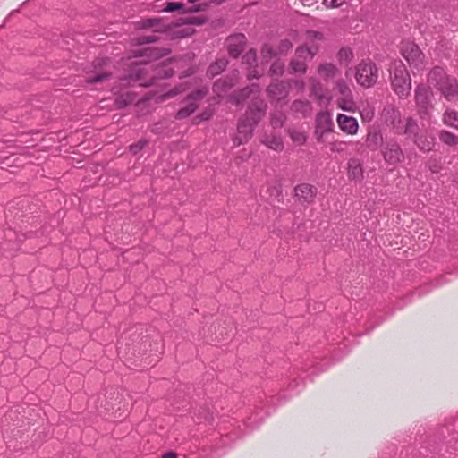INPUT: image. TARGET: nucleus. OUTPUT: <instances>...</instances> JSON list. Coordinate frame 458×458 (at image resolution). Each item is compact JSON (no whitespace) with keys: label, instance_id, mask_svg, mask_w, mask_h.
I'll list each match as a JSON object with an SVG mask.
<instances>
[{"label":"nucleus","instance_id":"obj_1","mask_svg":"<svg viewBox=\"0 0 458 458\" xmlns=\"http://www.w3.org/2000/svg\"><path fill=\"white\" fill-rule=\"evenodd\" d=\"M258 93V87L252 85L250 88L243 89L236 99V103H240L241 100L250 98V95H252L251 98L253 100L246 113V117L239 123L236 138L238 144L246 142L251 137L254 126L265 114L266 105L262 100L257 98Z\"/></svg>","mask_w":458,"mask_h":458},{"label":"nucleus","instance_id":"obj_2","mask_svg":"<svg viewBox=\"0 0 458 458\" xmlns=\"http://www.w3.org/2000/svg\"><path fill=\"white\" fill-rule=\"evenodd\" d=\"M391 85L394 91L400 97H407L411 89L410 74L402 62L394 63L390 68Z\"/></svg>","mask_w":458,"mask_h":458},{"label":"nucleus","instance_id":"obj_3","mask_svg":"<svg viewBox=\"0 0 458 458\" xmlns=\"http://www.w3.org/2000/svg\"><path fill=\"white\" fill-rule=\"evenodd\" d=\"M355 80L363 88L372 87L378 79V68L370 60H363L355 68Z\"/></svg>","mask_w":458,"mask_h":458},{"label":"nucleus","instance_id":"obj_4","mask_svg":"<svg viewBox=\"0 0 458 458\" xmlns=\"http://www.w3.org/2000/svg\"><path fill=\"white\" fill-rule=\"evenodd\" d=\"M318 51L317 46L308 47L303 45L295 50L293 58L290 63V68L293 72H305L307 70V61L310 60Z\"/></svg>","mask_w":458,"mask_h":458},{"label":"nucleus","instance_id":"obj_5","mask_svg":"<svg viewBox=\"0 0 458 458\" xmlns=\"http://www.w3.org/2000/svg\"><path fill=\"white\" fill-rule=\"evenodd\" d=\"M401 54L406 61L420 70L423 64L424 55L419 47L411 41H403L400 48Z\"/></svg>","mask_w":458,"mask_h":458},{"label":"nucleus","instance_id":"obj_6","mask_svg":"<svg viewBox=\"0 0 458 458\" xmlns=\"http://www.w3.org/2000/svg\"><path fill=\"white\" fill-rule=\"evenodd\" d=\"M334 131V122L327 112H320L316 117L315 137L318 142H324L326 136Z\"/></svg>","mask_w":458,"mask_h":458},{"label":"nucleus","instance_id":"obj_7","mask_svg":"<svg viewBox=\"0 0 458 458\" xmlns=\"http://www.w3.org/2000/svg\"><path fill=\"white\" fill-rule=\"evenodd\" d=\"M173 73V69L166 68V65L163 64V63H159L156 65L145 64L142 67L139 68L137 77L140 80L146 77H149L152 80L156 78L169 77L172 76Z\"/></svg>","mask_w":458,"mask_h":458},{"label":"nucleus","instance_id":"obj_8","mask_svg":"<svg viewBox=\"0 0 458 458\" xmlns=\"http://www.w3.org/2000/svg\"><path fill=\"white\" fill-rule=\"evenodd\" d=\"M437 85L447 100L453 101L458 98V83L455 79L445 75L437 81Z\"/></svg>","mask_w":458,"mask_h":458},{"label":"nucleus","instance_id":"obj_9","mask_svg":"<svg viewBox=\"0 0 458 458\" xmlns=\"http://www.w3.org/2000/svg\"><path fill=\"white\" fill-rule=\"evenodd\" d=\"M108 60L106 59H99L96 61L94 64V71L92 75H89L87 78V81L90 83H100L104 82L110 79L111 72L106 69H102V66L107 65Z\"/></svg>","mask_w":458,"mask_h":458},{"label":"nucleus","instance_id":"obj_10","mask_svg":"<svg viewBox=\"0 0 458 458\" xmlns=\"http://www.w3.org/2000/svg\"><path fill=\"white\" fill-rule=\"evenodd\" d=\"M206 94L207 89L205 88L199 89L197 91L193 92L189 98L188 105L177 112V118L182 119L194 113L198 107L197 104L195 103V100L202 98Z\"/></svg>","mask_w":458,"mask_h":458},{"label":"nucleus","instance_id":"obj_11","mask_svg":"<svg viewBox=\"0 0 458 458\" xmlns=\"http://www.w3.org/2000/svg\"><path fill=\"white\" fill-rule=\"evenodd\" d=\"M340 130L348 134L355 135L358 132L359 123L358 121L352 117L345 114H339L336 118Z\"/></svg>","mask_w":458,"mask_h":458},{"label":"nucleus","instance_id":"obj_12","mask_svg":"<svg viewBox=\"0 0 458 458\" xmlns=\"http://www.w3.org/2000/svg\"><path fill=\"white\" fill-rule=\"evenodd\" d=\"M416 104L421 116L428 114V92L425 85L420 84L416 89Z\"/></svg>","mask_w":458,"mask_h":458},{"label":"nucleus","instance_id":"obj_13","mask_svg":"<svg viewBox=\"0 0 458 458\" xmlns=\"http://www.w3.org/2000/svg\"><path fill=\"white\" fill-rule=\"evenodd\" d=\"M404 132L410 136H413L415 143L420 148L424 151H428V142L427 139H422V136H419V126L411 119L407 120Z\"/></svg>","mask_w":458,"mask_h":458},{"label":"nucleus","instance_id":"obj_14","mask_svg":"<svg viewBox=\"0 0 458 458\" xmlns=\"http://www.w3.org/2000/svg\"><path fill=\"white\" fill-rule=\"evenodd\" d=\"M318 75L320 79L328 81L340 74V70L331 63H323L318 66Z\"/></svg>","mask_w":458,"mask_h":458},{"label":"nucleus","instance_id":"obj_15","mask_svg":"<svg viewBox=\"0 0 458 458\" xmlns=\"http://www.w3.org/2000/svg\"><path fill=\"white\" fill-rule=\"evenodd\" d=\"M384 158L390 164H396L400 162L403 158V153L395 142L387 143L384 152Z\"/></svg>","mask_w":458,"mask_h":458},{"label":"nucleus","instance_id":"obj_16","mask_svg":"<svg viewBox=\"0 0 458 458\" xmlns=\"http://www.w3.org/2000/svg\"><path fill=\"white\" fill-rule=\"evenodd\" d=\"M245 37L238 34L228 38V51L233 57H237L243 50Z\"/></svg>","mask_w":458,"mask_h":458},{"label":"nucleus","instance_id":"obj_17","mask_svg":"<svg viewBox=\"0 0 458 458\" xmlns=\"http://www.w3.org/2000/svg\"><path fill=\"white\" fill-rule=\"evenodd\" d=\"M348 177L354 181H360L363 178V169L360 160L352 158L349 161Z\"/></svg>","mask_w":458,"mask_h":458},{"label":"nucleus","instance_id":"obj_18","mask_svg":"<svg viewBox=\"0 0 458 458\" xmlns=\"http://www.w3.org/2000/svg\"><path fill=\"white\" fill-rule=\"evenodd\" d=\"M295 195L305 202H310L315 193L311 185L303 183L295 187Z\"/></svg>","mask_w":458,"mask_h":458},{"label":"nucleus","instance_id":"obj_19","mask_svg":"<svg viewBox=\"0 0 458 458\" xmlns=\"http://www.w3.org/2000/svg\"><path fill=\"white\" fill-rule=\"evenodd\" d=\"M267 92L276 99L284 98L287 95V89L282 81L271 83L267 88Z\"/></svg>","mask_w":458,"mask_h":458},{"label":"nucleus","instance_id":"obj_20","mask_svg":"<svg viewBox=\"0 0 458 458\" xmlns=\"http://www.w3.org/2000/svg\"><path fill=\"white\" fill-rule=\"evenodd\" d=\"M337 106L346 112H354L355 111V103L352 99V95L338 97L336 99Z\"/></svg>","mask_w":458,"mask_h":458},{"label":"nucleus","instance_id":"obj_21","mask_svg":"<svg viewBox=\"0 0 458 458\" xmlns=\"http://www.w3.org/2000/svg\"><path fill=\"white\" fill-rule=\"evenodd\" d=\"M382 142V136L377 131H369L367 135L366 143L369 148L376 150Z\"/></svg>","mask_w":458,"mask_h":458},{"label":"nucleus","instance_id":"obj_22","mask_svg":"<svg viewBox=\"0 0 458 458\" xmlns=\"http://www.w3.org/2000/svg\"><path fill=\"white\" fill-rule=\"evenodd\" d=\"M445 124L458 130V112L446 111L443 115Z\"/></svg>","mask_w":458,"mask_h":458},{"label":"nucleus","instance_id":"obj_23","mask_svg":"<svg viewBox=\"0 0 458 458\" xmlns=\"http://www.w3.org/2000/svg\"><path fill=\"white\" fill-rule=\"evenodd\" d=\"M226 65L227 61L225 59H220L209 66L208 72L211 76L217 75L226 67Z\"/></svg>","mask_w":458,"mask_h":458},{"label":"nucleus","instance_id":"obj_24","mask_svg":"<svg viewBox=\"0 0 458 458\" xmlns=\"http://www.w3.org/2000/svg\"><path fill=\"white\" fill-rule=\"evenodd\" d=\"M439 138L442 142L448 146H456L458 144V137L449 131H441Z\"/></svg>","mask_w":458,"mask_h":458},{"label":"nucleus","instance_id":"obj_25","mask_svg":"<svg viewBox=\"0 0 458 458\" xmlns=\"http://www.w3.org/2000/svg\"><path fill=\"white\" fill-rule=\"evenodd\" d=\"M289 134L293 141L299 146L303 145L307 140V135L302 131L292 130Z\"/></svg>","mask_w":458,"mask_h":458},{"label":"nucleus","instance_id":"obj_26","mask_svg":"<svg viewBox=\"0 0 458 458\" xmlns=\"http://www.w3.org/2000/svg\"><path fill=\"white\" fill-rule=\"evenodd\" d=\"M335 91L339 97H346L352 94V90L344 80H338L335 83Z\"/></svg>","mask_w":458,"mask_h":458},{"label":"nucleus","instance_id":"obj_27","mask_svg":"<svg viewBox=\"0 0 458 458\" xmlns=\"http://www.w3.org/2000/svg\"><path fill=\"white\" fill-rule=\"evenodd\" d=\"M323 38H324L323 34L321 32H318V31L309 30L306 33L307 44H311V46H314L313 42L315 40L321 41V40H323Z\"/></svg>","mask_w":458,"mask_h":458},{"label":"nucleus","instance_id":"obj_28","mask_svg":"<svg viewBox=\"0 0 458 458\" xmlns=\"http://www.w3.org/2000/svg\"><path fill=\"white\" fill-rule=\"evenodd\" d=\"M293 108L297 112L308 113L310 111V104L308 101H295L293 104Z\"/></svg>","mask_w":458,"mask_h":458},{"label":"nucleus","instance_id":"obj_29","mask_svg":"<svg viewBox=\"0 0 458 458\" xmlns=\"http://www.w3.org/2000/svg\"><path fill=\"white\" fill-rule=\"evenodd\" d=\"M267 147L276 151L283 149V141L279 137H272L266 141Z\"/></svg>","mask_w":458,"mask_h":458},{"label":"nucleus","instance_id":"obj_30","mask_svg":"<svg viewBox=\"0 0 458 458\" xmlns=\"http://www.w3.org/2000/svg\"><path fill=\"white\" fill-rule=\"evenodd\" d=\"M284 64L280 61H276L272 64L270 67V73L273 76H280L284 72Z\"/></svg>","mask_w":458,"mask_h":458},{"label":"nucleus","instance_id":"obj_31","mask_svg":"<svg viewBox=\"0 0 458 458\" xmlns=\"http://www.w3.org/2000/svg\"><path fill=\"white\" fill-rule=\"evenodd\" d=\"M345 0H321L322 5L326 8H336L344 4Z\"/></svg>","mask_w":458,"mask_h":458},{"label":"nucleus","instance_id":"obj_32","mask_svg":"<svg viewBox=\"0 0 458 458\" xmlns=\"http://www.w3.org/2000/svg\"><path fill=\"white\" fill-rule=\"evenodd\" d=\"M345 142L344 141H334L330 143V149L333 152H342L344 149Z\"/></svg>","mask_w":458,"mask_h":458},{"label":"nucleus","instance_id":"obj_33","mask_svg":"<svg viewBox=\"0 0 458 458\" xmlns=\"http://www.w3.org/2000/svg\"><path fill=\"white\" fill-rule=\"evenodd\" d=\"M338 55L341 60L349 62L352 58V52L350 49L342 48L339 51Z\"/></svg>","mask_w":458,"mask_h":458},{"label":"nucleus","instance_id":"obj_34","mask_svg":"<svg viewBox=\"0 0 458 458\" xmlns=\"http://www.w3.org/2000/svg\"><path fill=\"white\" fill-rule=\"evenodd\" d=\"M147 144L146 140H139L137 143L131 146V151L133 154H137L142 148Z\"/></svg>","mask_w":458,"mask_h":458},{"label":"nucleus","instance_id":"obj_35","mask_svg":"<svg viewBox=\"0 0 458 458\" xmlns=\"http://www.w3.org/2000/svg\"><path fill=\"white\" fill-rule=\"evenodd\" d=\"M283 123H284V115L283 114H279L278 116L277 115L273 116V118H272L273 126L281 127L283 125Z\"/></svg>","mask_w":458,"mask_h":458},{"label":"nucleus","instance_id":"obj_36","mask_svg":"<svg viewBox=\"0 0 458 458\" xmlns=\"http://www.w3.org/2000/svg\"><path fill=\"white\" fill-rule=\"evenodd\" d=\"M243 59L245 60V62L250 64L252 61H255L256 59V52L253 50H250L245 54Z\"/></svg>","mask_w":458,"mask_h":458},{"label":"nucleus","instance_id":"obj_37","mask_svg":"<svg viewBox=\"0 0 458 458\" xmlns=\"http://www.w3.org/2000/svg\"><path fill=\"white\" fill-rule=\"evenodd\" d=\"M302 5L307 7H313L316 6V8H318L316 4L319 2V0H298Z\"/></svg>","mask_w":458,"mask_h":458},{"label":"nucleus","instance_id":"obj_38","mask_svg":"<svg viewBox=\"0 0 458 458\" xmlns=\"http://www.w3.org/2000/svg\"><path fill=\"white\" fill-rule=\"evenodd\" d=\"M178 92L179 91L176 89H173V90H171V91H169V92L160 96L159 98H160L161 101H163V100L168 99V98L177 95Z\"/></svg>","mask_w":458,"mask_h":458},{"label":"nucleus","instance_id":"obj_39","mask_svg":"<svg viewBox=\"0 0 458 458\" xmlns=\"http://www.w3.org/2000/svg\"><path fill=\"white\" fill-rule=\"evenodd\" d=\"M322 90L321 85L319 83L313 84L311 87V92L316 97L320 98V91Z\"/></svg>","mask_w":458,"mask_h":458},{"label":"nucleus","instance_id":"obj_40","mask_svg":"<svg viewBox=\"0 0 458 458\" xmlns=\"http://www.w3.org/2000/svg\"><path fill=\"white\" fill-rule=\"evenodd\" d=\"M159 21L157 19H148L145 21L144 26L145 27H156L158 24Z\"/></svg>","mask_w":458,"mask_h":458},{"label":"nucleus","instance_id":"obj_41","mask_svg":"<svg viewBox=\"0 0 458 458\" xmlns=\"http://www.w3.org/2000/svg\"><path fill=\"white\" fill-rule=\"evenodd\" d=\"M261 53H262V55H263L264 57H267L268 55H272V48H271V47H264L262 48Z\"/></svg>","mask_w":458,"mask_h":458},{"label":"nucleus","instance_id":"obj_42","mask_svg":"<svg viewBox=\"0 0 458 458\" xmlns=\"http://www.w3.org/2000/svg\"><path fill=\"white\" fill-rule=\"evenodd\" d=\"M152 41H154V38H149V37H144V38H142V41L140 43H147V42H152Z\"/></svg>","mask_w":458,"mask_h":458},{"label":"nucleus","instance_id":"obj_43","mask_svg":"<svg viewBox=\"0 0 458 458\" xmlns=\"http://www.w3.org/2000/svg\"><path fill=\"white\" fill-rule=\"evenodd\" d=\"M162 458H176V456L173 453H167V454H164Z\"/></svg>","mask_w":458,"mask_h":458},{"label":"nucleus","instance_id":"obj_44","mask_svg":"<svg viewBox=\"0 0 458 458\" xmlns=\"http://www.w3.org/2000/svg\"><path fill=\"white\" fill-rule=\"evenodd\" d=\"M296 85H298L300 87V89H303L304 88V82L303 81H296Z\"/></svg>","mask_w":458,"mask_h":458},{"label":"nucleus","instance_id":"obj_45","mask_svg":"<svg viewBox=\"0 0 458 458\" xmlns=\"http://www.w3.org/2000/svg\"><path fill=\"white\" fill-rule=\"evenodd\" d=\"M225 0H209V2H214L216 3V4H222L223 2H225Z\"/></svg>","mask_w":458,"mask_h":458},{"label":"nucleus","instance_id":"obj_46","mask_svg":"<svg viewBox=\"0 0 458 458\" xmlns=\"http://www.w3.org/2000/svg\"><path fill=\"white\" fill-rule=\"evenodd\" d=\"M441 72H442V71H441L440 69H438V68H436V69L434 70V74L440 75V74H441Z\"/></svg>","mask_w":458,"mask_h":458},{"label":"nucleus","instance_id":"obj_47","mask_svg":"<svg viewBox=\"0 0 458 458\" xmlns=\"http://www.w3.org/2000/svg\"><path fill=\"white\" fill-rule=\"evenodd\" d=\"M284 44H285V46H286L288 48H289V47H291V44H290V42L285 41V42H284Z\"/></svg>","mask_w":458,"mask_h":458},{"label":"nucleus","instance_id":"obj_48","mask_svg":"<svg viewBox=\"0 0 458 458\" xmlns=\"http://www.w3.org/2000/svg\"><path fill=\"white\" fill-rule=\"evenodd\" d=\"M429 79V72L426 73V80L428 81Z\"/></svg>","mask_w":458,"mask_h":458},{"label":"nucleus","instance_id":"obj_49","mask_svg":"<svg viewBox=\"0 0 458 458\" xmlns=\"http://www.w3.org/2000/svg\"><path fill=\"white\" fill-rule=\"evenodd\" d=\"M197 20H198L197 18H194V21H192L191 22H197L196 21Z\"/></svg>","mask_w":458,"mask_h":458}]
</instances>
